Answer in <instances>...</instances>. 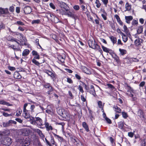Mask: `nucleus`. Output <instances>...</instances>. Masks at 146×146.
Here are the masks:
<instances>
[{
  "mask_svg": "<svg viewBox=\"0 0 146 146\" xmlns=\"http://www.w3.org/2000/svg\"><path fill=\"white\" fill-rule=\"evenodd\" d=\"M12 142V139L11 138L7 137L1 141V143L5 146H9L11 144Z\"/></svg>",
  "mask_w": 146,
  "mask_h": 146,
  "instance_id": "obj_1",
  "label": "nucleus"
},
{
  "mask_svg": "<svg viewBox=\"0 0 146 146\" xmlns=\"http://www.w3.org/2000/svg\"><path fill=\"white\" fill-rule=\"evenodd\" d=\"M81 69L83 72L87 74L90 75L92 74L93 70L91 68H88L85 66H82Z\"/></svg>",
  "mask_w": 146,
  "mask_h": 146,
  "instance_id": "obj_2",
  "label": "nucleus"
},
{
  "mask_svg": "<svg viewBox=\"0 0 146 146\" xmlns=\"http://www.w3.org/2000/svg\"><path fill=\"white\" fill-rule=\"evenodd\" d=\"M15 35H19L20 38H22L23 39V42H21V44L22 45H26L25 42L27 41V40L25 37H24L22 34L19 33L18 32H15Z\"/></svg>",
  "mask_w": 146,
  "mask_h": 146,
  "instance_id": "obj_3",
  "label": "nucleus"
},
{
  "mask_svg": "<svg viewBox=\"0 0 146 146\" xmlns=\"http://www.w3.org/2000/svg\"><path fill=\"white\" fill-rule=\"evenodd\" d=\"M88 45L90 47L94 49H95L98 45L97 44H96L95 41H93L91 40L89 41Z\"/></svg>",
  "mask_w": 146,
  "mask_h": 146,
  "instance_id": "obj_4",
  "label": "nucleus"
},
{
  "mask_svg": "<svg viewBox=\"0 0 146 146\" xmlns=\"http://www.w3.org/2000/svg\"><path fill=\"white\" fill-rule=\"evenodd\" d=\"M36 125L38 126H43L44 125L43 121L41 118L38 117H36Z\"/></svg>",
  "mask_w": 146,
  "mask_h": 146,
  "instance_id": "obj_5",
  "label": "nucleus"
},
{
  "mask_svg": "<svg viewBox=\"0 0 146 146\" xmlns=\"http://www.w3.org/2000/svg\"><path fill=\"white\" fill-rule=\"evenodd\" d=\"M66 10V13H64V15H67L68 17L73 18L74 17V15L70 11L69 8H67Z\"/></svg>",
  "mask_w": 146,
  "mask_h": 146,
  "instance_id": "obj_6",
  "label": "nucleus"
},
{
  "mask_svg": "<svg viewBox=\"0 0 146 146\" xmlns=\"http://www.w3.org/2000/svg\"><path fill=\"white\" fill-rule=\"evenodd\" d=\"M58 4L60 7L64 9L65 10L67 8H69V6L67 4L62 1H58Z\"/></svg>",
  "mask_w": 146,
  "mask_h": 146,
  "instance_id": "obj_7",
  "label": "nucleus"
},
{
  "mask_svg": "<svg viewBox=\"0 0 146 146\" xmlns=\"http://www.w3.org/2000/svg\"><path fill=\"white\" fill-rule=\"evenodd\" d=\"M6 14L7 15H9V13L7 8H0V14Z\"/></svg>",
  "mask_w": 146,
  "mask_h": 146,
  "instance_id": "obj_8",
  "label": "nucleus"
},
{
  "mask_svg": "<svg viewBox=\"0 0 146 146\" xmlns=\"http://www.w3.org/2000/svg\"><path fill=\"white\" fill-rule=\"evenodd\" d=\"M32 10L31 8L29 6H26L24 8V11L26 14H30Z\"/></svg>",
  "mask_w": 146,
  "mask_h": 146,
  "instance_id": "obj_9",
  "label": "nucleus"
},
{
  "mask_svg": "<svg viewBox=\"0 0 146 146\" xmlns=\"http://www.w3.org/2000/svg\"><path fill=\"white\" fill-rule=\"evenodd\" d=\"M112 57L118 63L119 61V58L118 56H117L116 54H115L113 51L111 52V54H110Z\"/></svg>",
  "mask_w": 146,
  "mask_h": 146,
  "instance_id": "obj_10",
  "label": "nucleus"
},
{
  "mask_svg": "<svg viewBox=\"0 0 146 146\" xmlns=\"http://www.w3.org/2000/svg\"><path fill=\"white\" fill-rule=\"evenodd\" d=\"M58 113L59 115L62 117H65L67 115L64 109H60L58 111Z\"/></svg>",
  "mask_w": 146,
  "mask_h": 146,
  "instance_id": "obj_11",
  "label": "nucleus"
},
{
  "mask_svg": "<svg viewBox=\"0 0 146 146\" xmlns=\"http://www.w3.org/2000/svg\"><path fill=\"white\" fill-rule=\"evenodd\" d=\"M23 115L26 118H29L31 117L29 113V111L27 110H23Z\"/></svg>",
  "mask_w": 146,
  "mask_h": 146,
  "instance_id": "obj_12",
  "label": "nucleus"
},
{
  "mask_svg": "<svg viewBox=\"0 0 146 146\" xmlns=\"http://www.w3.org/2000/svg\"><path fill=\"white\" fill-rule=\"evenodd\" d=\"M44 124L47 131H49L50 130H52L53 129L52 126L49 125V123L47 122L46 120L45 121Z\"/></svg>",
  "mask_w": 146,
  "mask_h": 146,
  "instance_id": "obj_13",
  "label": "nucleus"
},
{
  "mask_svg": "<svg viewBox=\"0 0 146 146\" xmlns=\"http://www.w3.org/2000/svg\"><path fill=\"white\" fill-rule=\"evenodd\" d=\"M102 47L104 51L107 53H109L110 54H111V52L113 51L111 49L108 48L103 45H102Z\"/></svg>",
  "mask_w": 146,
  "mask_h": 146,
  "instance_id": "obj_14",
  "label": "nucleus"
},
{
  "mask_svg": "<svg viewBox=\"0 0 146 146\" xmlns=\"http://www.w3.org/2000/svg\"><path fill=\"white\" fill-rule=\"evenodd\" d=\"M142 39L140 38H138L135 40V44L137 46L140 45L143 41Z\"/></svg>",
  "mask_w": 146,
  "mask_h": 146,
  "instance_id": "obj_15",
  "label": "nucleus"
},
{
  "mask_svg": "<svg viewBox=\"0 0 146 146\" xmlns=\"http://www.w3.org/2000/svg\"><path fill=\"white\" fill-rule=\"evenodd\" d=\"M9 48H10L15 51H21V50L19 47L18 46L17 47L15 45H11L10 44L9 45Z\"/></svg>",
  "mask_w": 146,
  "mask_h": 146,
  "instance_id": "obj_16",
  "label": "nucleus"
},
{
  "mask_svg": "<svg viewBox=\"0 0 146 146\" xmlns=\"http://www.w3.org/2000/svg\"><path fill=\"white\" fill-rule=\"evenodd\" d=\"M125 19L126 22L128 24H129L130 21L133 19V17L131 16H125Z\"/></svg>",
  "mask_w": 146,
  "mask_h": 146,
  "instance_id": "obj_17",
  "label": "nucleus"
},
{
  "mask_svg": "<svg viewBox=\"0 0 146 146\" xmlns=\"http://www.w3.org/2000/svg\"><path fill=\"white\" fill-rule=\"evenodd\" d=\"M52 134H53L54 136L55 137V138L57 139L59 142H62L63 141V139L62 138V137L58 135H57L55 133H52Z\"/></svg>",
  "mask_w": 146,
  "mask_h": 146,
  "instance_id": "obj_18",
  "label": "nucleus"
},
{
  "mask_svg": "<svg viewBox=\"0 0 146 146\" xmlns=\"http://www.w3.org/2000/svg\"><path fill=\"white\" fill-rule=\"evenodd\" d=\"M91 88L89 91V92L90 94H92L94 97H95L96 94L95 91L94 90V87L93 86L91 85L90 86Z\"/></svg>",
  "mask_w": 146,
  "mask_h": 146,
  "instance_id": "obj_19",
  "label": "nucleus"
},
{
  "mask_svg": "<svg viewBox=\"0 0 146 146\" xmlns=\"http://www.w3.org/2000/svg\"><path fill=\"white\" fill-rule=\"evenodd\" d=\"M32 53L33 55L35 56L34 58L36 59H39L40 58L39 55L36 51L33 50Z\"/></svg>",
  "mask_w": 146,
  "mask_h": 146,
  "instance_id": "obj_20",
  "label": "nucleus"
},
{
  "mask_svg": "<svg viewBox=\"0 0 146 146\" xmlns=\"http://www.w3.org/2000/svg\"><path fill=\"white\" fill-rule=\"evenodd\" d=\"M35 131L36 132L39 136L42 138H44V136L42 133L41 131L39 129H36Z\"/></svg>",
  "mask_w": 146,
  "mask_h": 146,
  "instance_id": "obj_21",
  "label": "nucleus"
},
{
  "mask_svg": "<svg viewBox=\"0 0 146 146\" xmlns=\"http://www.w3.org/2000/svg\"><path fill=\"white\" fill-rule=\"evenodd\" d=\"M82 125L87 132H88L89 131V129L88 125L85 122H83L82 123Z\"/></svg>",
  "mask_w": 146,
  "mask_h": 146,
  "instance_id": "obj_22",
  "label": "nucleus"
},
{
  "mask_svg": "<svg viewBox=\"0 0 146 146\" xmlns=\"http://www.w3.org/2000/svg\"><path fill=\"white\" fill-rule=\"evenodd\" d=\"M29 52L30 51L28 49H25L23 52L22 56H26L29 54Z\"/></svg>",
  "mask_w": 146,
  "mask_h": 146,
  "instance_id": "obj_23",
  "label": "nucleus"
},
{
  "mask_svg": "<svg viewBox=\"0 0 146 146\" xmlns=\"http://www.w3.org/2000/svg\"><path fill=\"white\" fill-rule=\"evenodd\" d=\"M29 118L30 123L33 125H36V117L35 118L33 117H31Z\"/></svg>",
  "mask_w": 146,
  "mask_h": 146,
  "instance_id": "obj_24",
  "label": "nucleus"
},
{
  "mask_svg": "<svg viewBox=\"0 0 146 146\" xmlns=\"http://www.w3.org/2000/svg\"><path fill=\"white\" fill-rule=\"evenodd\" d=\"M0 104L3 105H5L7 106H11V105L9 104V103L6 102L4 100H0Z\"/></svg>",
  "mask_w": 146,
  "mask_h": 146,
  "instance_id": "obj_25",
  "label": "nucleus"
},
{
  "mask_svg": "<svg viewBox=\"0 0 146 146\" xmlns=\"http://www.w3.org/2000/svg\"><path fill=\"white\" fill-rule=\"evenodd\" d=\"M14 24L18 25L19 26H23L25 25L24 23L20 20L17 21L14 23Z\"/></svg>",
  "mask_w": 146,
  "mask_h": 146,
  "instance_id": "obj_26",
  "label": "nucleus"
},
{
  "mask_svg": "<svg viewBox=\"0 0 146 146\" xmlns=\"http://www.w3.org/2000/svg\"><path fill=\"white\" fill-rule=\"evenodd\" d=\"M143 29L142 26L138 27L137 30V34H139L143 32Z\"/></svg>",
  "mask_w": 146,
  "mask_h": 146,
  "instance_id": "obj_27",
  "label": "nucleus"
},
{
  "mask_svg": "<svg viewBox=\"0 0 146 146\" xmlns=\"http://www.w3.org/2000/svg\"><path fill=\"white\" fill-rule=\"evenodd\" d=\"M125 8L126 9L125 11H129L131 9V5L129 4L127 2L125 4Z\"/></svg>",
  "mask_w": 146,
  "mask_h": 146,
  "instance_id": "obj_28",
  "label": "nucleus"
},
{
  "mask_svg": "<svg viewBox=\"0 0 146 146\" xmlns=\"http://www.w3.org/2000/svg\"><path fill=\"white\" fill-rule=\"evenodd\" d=\"M95 4L96 7L98 8H100L101 5V4L99 0H95Z\"/></svg>",
  "mask_w": 146,
  "mask_h": 146,
  "instance_id": "obj_29",
  "label": "nucleus"
},
{
  "mask_svg": "<svg viewBox=\"0 0 146 146\" xmlns=\"http://www.w3.org/2000/svg\"><path fill=\"white\" fill-rule=\"evenodd\" d=\"M14 77L16 78L21 79V78L22 77L20 75L19 73L18 72H16L14 73Z\"/></svg>",
  "mask_w": 146,
  "mask_h": 146,
  "instance_id": "obj_30",
  "label": "nucleus"
},
{
  "mask_svg": "<svg viewBox=\"0 0 146 146\" xmlns=\"http://www.w3.org/2000/svg\"><path fill=\"white\" fill-rule=\"evenodd\" d=\"M72 141L74 143L75 145H76L77 146H79L80 142L78 139L77 140L75 139H72Z\"/></svg>",
  "mask_w": 146,
  "mask_h": 146,
  "instance_id": "obj_31",
  "label": "nucleus"
},
{
  "mask_svg": "<svg viewBox=\"0 0 146 146\" xmlns=\"http://www.w3.org/2000/svg\"><path fill=\"white\" fill-rule=\"evenodd\" d=\"M53 89L52 87L50 88L47 89V92H46V94H48L50 95L52 94L53 92Z\"/></svg>",
  "mask_w": 146,
  "mask_h": 146,
  "instance_id": "obj_32",
  "label": "nucleus"
},
{
  "mask_svg": "<svg viewBox=\"0 0 146 146\" xmlns=\"http://www.w3.org/2000/svg\"><path fill=\"white\" fill-rule=\"evenodd\" d=\"M113 108L114 109V111L118 113H120L121 112V110L120 108L118 107L117 106H115L113 107Z\"/></svg>",
  "mask_w": 146,
  "mask_h": 146,
  "instance_id": "obj_33",
  "label": "nucleus"
},
{
  "mask_svg": "<svg viewBox=\"0 0 146 146\" xmlns=\"http://www.w3.org/2000/svg\"><path fill=\"white\" fill-rule=\"evenodd\" d=\"M123 40L124 42H126L128 40V37L124 33L122 35Z\"/></svg>",
  "mask_w": 146,
  "mask_h": 146,
  "instance_id": "obj_34",
  "label": "nucleus"
},
{
  "mask_svg": "<svg viewBox=\"0 0 146 146\" xmlns=\"http://www.w3.org/2000/svg\"><path fill=\"white\" fill-rule=\"evenodd\" d=\"M119 51L120 52L121 54L122 55H123L125 54L127 52V51L125 50L122 49L121 48H119Z\"/></svg>",
  "mask_w": 146,
  "mask_h": 146,
  "instance_id": "obj_35",
  "label": "nucleus"
},
{
  "mask_svg": "<svg viewBox=\"0 0 146 146\" xmlns=\"http://www.w3.org/2000/svg\"><path fill=\"white\" fill-rule=\"evenodd\" d=\"M118 127L121 129L123 128L124 126V121H121L118 123Z\"/></svg>",
  "mask_w": 146,
  "mask_h": 146,
  "instance_id": "obj_36",
  "label": "nucleus"
},
{
  "mask_svg": "<svg viewBox=\"0 0 146 146\" xmlns=\"http://www.w3.org/2000/svg\"><path fill=\"white\" fill-rule=\"evenodd\" d=\"M50 107L48 106L47 108V109L46 110V112L49 114H52V113L53 110L52 109H50L49 108Z\"/></svg>",
  "mask_w": 146,
  "mask_h": 146,
  "instance_id": "obj_37",
  "label": "nucleus"
},
{
  "mask_svg": "<svg viewBox=\"0 0 146 146\" xmlns=\"http://www.w3.org/2000/svg\"><path fill=\"white\" fill-rule=\"evenodd\" d=\"M110 38L113 44L116 43L117 40L116 38L114 37L113 36H111Z\"/></svg>",
  "mask_w": 146,
  "mask_h": 146,
  "instance_id": "obj_38",
  "label": "nucleus"
},
{
  "mask_svg": "<svg viewBox=\"0 0 146 146\" xmlns=\"http://www.w3.org/2000/svg\"><path fill=\"white\" fill-rule=\"evenodd\" d=\"M103 13L101 14V16L104 20H106L107 19V13H106L104 10L103 11Z\"/></svg>",
  "mask_w": 146,
  "mask_h": 146,
  "instance_id": "obj_39",
  "label": "nucleus"
},
{
  "mask_svg": "<svg viewBox=\"0 0 146 146\" xmlns=\"http://www.w3.org/2000/svg\"><path fill=\"white\" fill-rule=\"evenodd\" d=\"M44 87L46 88L47 89H48L52 87L50 84L48 83H46L44 85Z\"/></svg>",
  "mask_w": 146,
  "mask_h": 146,
  "instance_id": "obj_40",
  "label": "nucleus"
},
{
  "mask_svg": "<svg viewBox=\"0 0 146 146\" xmlns=\"http://www.w3.org/2000/svg\"><path fill=\"white\" fill-rule=\"evenodd\" d=\"M130 94H129V96L132 97V100L133 101L137 99L136 97H135V96H134V95L133 94H132L131 92H130Z\"/></svg>",
  "mask_w": 146,
  "mask_h": 146,
  "instance_id": "obj_41",
  "label": "nucleus"
},
{
  "mask_svg": "<svg viewBox=\"0 0 146 146\" xmlns=\"http://www.w3.org/2000/svg\"><path fill=\"white\" fill-rule=\"evenodd\" d=\"M95 50H98L99 52L102 55V56H104L103 55V52L100 47L98 45V46H97V47H96V48L95 49Z\"/></svg>",
  "mask_w": 146,
  "mask_h": 146,
  "instance_id": "obj_42",
  "label": "nucleus"
},
{
  "mask_svg": "<svg viewBox=\"0 0 146 146\" xmlns=\"http://www.w3.org/2000/svg\"><path fill=\"white\" fill-rule=\"evenodd\" d=\"M3 125L4 127H8L11 125V124L10 122H9V120L6 122H3Z\"/></svg>",
  "mask_w": 146,
  "mask_h": 146,
  "instance_id": "obj_43",
  "label": "nucleus"
},
{
  "mask_svg": "<svg viewBox=\"0 0 146 146\" xmlns=\"http://www.w3.org/2000/svg\"><path fill=\"white\" fill-rule=\"evenodd\" d=\"M32 62L33 63L38 66H39L40 64V63L36 61L35 58H33L32 60Z\"/></svg>",
  "mask_w": 146,
  "mask_h": 146,
  "instance_id": "obj_44",
  "label": "nucleus"
},
{
  "mask_svg": "<svg viewBox=\"0 0 146 146\" xmlns=\"http://www.w3.org/2000/svg\"><path fill=\"white\" fill-rule=\"evenodd\" d=\"M98 104L99 108H102L103 107L104 103L102 105V102L100 101H99L98 102Z\"/></svg>",
  "mask_w": 146,
  "mask_h": 146,
  "instance_id": "obj_45",
  "label": "nucleus"
},
{
  "mask_svg": "<svg viewBox=\"0 0 146 146\" xmlns=\"http://www.w3.org/2000/svg\"><path fill=\"white\" fill-rule=\"evenodd\" d=\"M1 113L3 114V115L5 117H9L12 116V114H8L3 111H1Z\"/></svg>",
  "mask_w": 146,
  "mask_h": 146,
  "instance_id": "obj_46",
  "label": "nucleus"
},
{
  "mask_svg": "<svg viewBox=\"0 0 146 146\" xmlns=\"http://www.w3.org/2000/svg\"><path fill=\"white\" fill-rule=\"evenodd\" d=\"M40 22V21L39 19H37L36 20H33L32 22V23L33 24H39Z\"/></svg>",
  "mask_w": 146,
  "mask_h": 146,
  "instance_id": "obj_47",
  "label": "nucleus"
},
{
  "mask_svg": "<svg viewBox=\"0 0 146 146\" xmlns=\"http://www.w3.org/2000/svg\"><path fill=\"white\" fill-rule=\"evenodd\" d=\"M49 74H48V76H50L52 79H54V78L55 77L54 74L52 72L50 71L49 72Z\"/></svg>",
  "mask_w": 146,
  "mask_h": 146,
  "instance_id": "obj_48",
  "label": "nucleus"
},
{
  "mask_svg": "<svg viewBox=\"0 0 146 146\" xmlns=\"http://www.w3.org/2000/svg\"><path fill=\"white\" fill-rule=\"evenodd\" d=\"M105 7H107V4L108 2V0H101Z\"/></svg>",
  "mask_w": 146,
  "mask_h": 146,
  "instance_id": "obj_49",
  "label": "nucleus"
},
{
  "mask_svg": "<svg viewBox=\"0 0 146 146\" xmlns=\"http://www.w3.org/2000/svg\"><path fill=\"white\" fill-rule=\"evenodd\" d=\"M107 85L109 88L111 89L112 90H113L115 89V87L114 86L111 84H107Z\"/></svg>",
  "mask_w": 146,
  "mask_h": 146,
  "instance_id": "obj_50",
  "label": "nucleus"
},
{
  "mask_svg": "<svg viewBox=\"0 0 146 146\" xmlns=\"http://www.w3.org/2000/svg\"><path fill=\"white\" fill-rule=\"evenodd\" d=\"M122 114L123 117L125 118H126L128 117L127 113L125 112H122Z\"/></svg>",
  "mask_w": 146,
  "mask_h": 146,
  "instance_id": "obj_51",
  "label": "nucleus"
},
{
  "mask_svg": "<svg viewBox=\"0 0 146 146\" xmlns=\"http://www.w3.org/2000/svg\"><path fill=\"white\" fill-rule=\"evenodd\" d=\"M54 22L55 23H57L58 22H61L59 21V19H58V18L56 17H54Z\"/></svg>",
  "mask_w": 146,
  "mask_h": 146,
  "instance_id": "obj_52",
  "label": "nucleus"
},
{
  "mask_svg": "<svg viewBox=\"0 0 146 146\" xmlns=\"http://www.w3.org/2000/svg\"><path fill=\"white\" fill-rule=\"evenodd\" d=\"M81 99L83 102H85L86 101V96H85L83 95H81Z\"/></svg>",
  "mask_w": 146,
  "mask_h": 146,
  "instance_id": "obj_53",
  "label": "nucleus"
},
{
  "mask_svg": "<svg viewBox=\"0 0 146 146\" xmlns=\"http://www.w3.org/2000/svg\"><path fill=\"white\" fill-rule=\"evenodd\" d=\"M56 143L55 141L54 138L52 137H51V139L50 141V143L51 144V145L54 144Z\"/></svg>",
  "mask_w": 146,
  "mask_h": 146,
  "instance_id": "obj_54",
  "label": "nucleus"
},
{
  "mask_svg": "<svg viewBox=\"0 0 146 146\" xmlns=\"http://www.w3.org/2000/svg\"><path fill=\"white\" fill-rule=\"evenodd\" d=\"M123 28L124 29L123 31L124 32L126 33H128V30L127 26L125 25H124L123 26Z\"/></svg>",
  "mask_w": 146,
  "mask_h": 146,
  "instance_id": "obj_55",
  "label": "nucleus"
},
{
  "mask_svg": "<svg viewBox=\"0 0 146 146\" xmlns=\"http://www.w3.org/2000/svg\"><path fill=\"white\" fill-rule=\"evenodd\" d=\"M18 29L21 31H23L25 30V27H24L19 26L18 27Z\"/></svg>",
  "mask_w": 146,
  "mask_h": 146,
  "instance_id": "obj_56",
  "label": "nucleus"
},
{
  "mask_svg": "<svg viewBox=\"0 0 146 146\" xmlns=\"http://www.w3.org/2000/svg\"><path fill=\"white\" fill-rule=\"evenodd\" d=\"M56 124L58 125H60L62 126V128L63 130L64 129V126L65 125V123L63 122H60L57 123H56Z\"/></svg>",
  "mask_w": 146,
  "mask_h": 146,
  "instance_id": "obj_57",
  "label": "nucleus"
},
{
  "mask_svg": "<svg viewBox=\"0 0 146 146\" xmlns=\"http://www.w3.org/2000/svg\"><path fill=\"white\" fill-rule=\"evenodd\" d=\"M73 8L76 11H78L80 9V7L78 5H75L73 7Z\"/></svg>",
  "mask_w": 146,
  "mask_h": 146,
  "instance_id": "obj_58",
  "label": "nucleus"
},
{
  "mask_svg": "<svg viewBox=\"0 0 146 146\" xmlns=\"http://www.w3.org/2000/svg\"><path fill=\"white\" fill-rule=\"evenodd\" d=\"M105 119L106 121L108 123H109V124L111 123V120L110 119L108 118L107 117H106V118H105Z\"/></svg>",
  "mask_w": 146,
  "mask_h": 146,
  "instance_id": "obj_59",
  "label": "nucleus"
},
{
  "mask_svg": "<svg viewBox=\"0 0 146 146\" xmlns=\"http://www.w3.org/2000/svg\"><path fill=\"white\" fill-rule=\"evenodd\" d=\"M78 89L81 92L83 93L84 92V90L83 89V88L81 86L79 85L78 86Z\"/></svg>",
  "mask_w": 146,
  "mask_h": 146,
  "instance_id": "obj_60",
  "label": "nucleus"
},
{
  "mask_svg": "<svg viewBox=\"0 0 146 146\" xmlns=\"http://www.w3.org/2000/svg\"><path fill=\"white\" fill-rule=\"evenodd\" d=\"M137 21L136 20L133 19L132 22V24L133 25H135L137 24Z\"/></svg>",
  "mask_w": 146,
  "mask_h": 146,
  "instance_id": "obj_61",
  "label": "nucleus"
},
{
  "mask_svg": "<svg viewBox=\"0 0 146 146\" xmlns=\"http://www.w3.org/2000/svg\"><path fill=\"white\" fill-rule=\"evenodd\" d=\"M67 82L70 84H72L73 83L72 80L69 78H67Z\"/></svg>",
  "mask_w": 146,
  "mask_h": 146,
  "instance_id": "obj_62",
  "label": "nucleus"
},
{
  "mask_svg": "<svg viewBox=\"0 0 146 146\" xmlns=\"http://www.w3.org/2000/svg\"><path fill=\"white\" fill-rule=\"evenodd\" d=\"M60 13L62 15H64V13H66V10H64L62 9H60L59 10Z\"/></svg>",
  "mask_w": 146,
  "mask_h": 146,
  "instance_id": "obj_63",
  "label": "nucleus"
},
{
  "mask_svg": "<svg viewBox=\"0 0 146 146\" xmlns=\"http://www.w3.org/2000/svg\"><path fill=\"white\" fill-rule=\"evenodd\" d=\"M49 5L50 7L52 9H55V7L54 5L52 3H50L49 4Z\"/></svg>",
  "mask_w": 146,
  "mask_h": 146,
  "instance_id": "obj_64",
  "label": "nucleus"
}]
</instances>
